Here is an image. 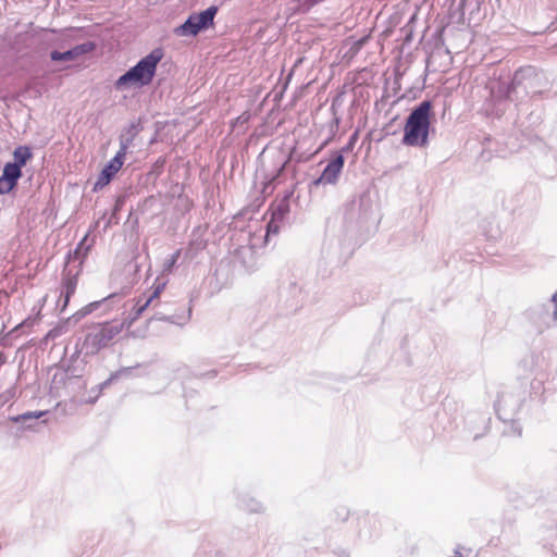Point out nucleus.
<instances>
[{"instance_id": "nucleus-18", "label": "nucleus", "mask_w": 557, "mask_h": 557, "mask_svg": "<svg viewBox=\"0 0 557 557\" xmlns=\"http://www.w3.org/2000/svg\"><path fill=\"white\" fill-rule=\"evenodd\" d=\"M45 414H46V411H29V412H26V413H23V414L16 417L14 420L16 422H18V421H24V420H28V419H39Z\"/></svg>"}, {"instance_id": "nucleus-7", "label": "nucleus", "mask_w": 557, "mask_h": 557, "mask_svg": "<svg viewBox=\"0 0 557 557\" xmlns=\"http://www.w3.org/2000/svg\"><path fill=\"white\" fill-rule=\"evenodd\" d=\"M132 139L129 138H122L120 144V150L115 154L113 159L110 160V162L104 166V169L101 171L96 184L95 189L101 188L109 184L111 178L119 172V170L122 168L124 163V158L127 151V148L131 145Z\"/></svg>"}, {"instance_id": "nucleus-1", "label": "nucleus", "mask_w": 557, "mask_h": 557, "mask_svg": "<svg viewBox=\"0 0 557 557\" xmlns=\"http://www.w3.org/2000/svg\"><path fill=\"white\" fill-rule=\"evenodd\" d=\"M162 55V51L159 49L151 51L135 66L120 76L114 83V88L119 91H123L133 87L138 88L149 85L156 74L157 65L161 61Z\"/></svg>"}, {"instance_id": "nucleus-15", "label": "nucleus", "mask_w": 557, "mask_h": 557, "mask_svg": "<svg viewBox=\"0 0 557 557\" xmlns=\"http://www.w3.org/2000/svg\"><path fill=\"white\" fill-rule=\"evenodd\" d=\"M92 49H94V45L90 42H86V44L78 45V46L74 47L73 49H70V51H71L74 60H76L78 57L90 52Z\"/></svg>"}, {"instance_id": "nucleus-13", "label": "nucleus", "mask_w": 557, "mask_h": 557, "mask_svg": "<svg viewBox=\"0 0 557 557\" xmlns=\"http://www.w3.org/2000/svg\"><path fill=\"white\" fill-rule=\"evenodd\" d=\"M181 256V250H176L175 252H173L171 256H169L163 264H162V275H165V274H169L173 267L175 265V263L177 262L178 258Z\"/></svg>"}, {"instance_id": "nucleus-19", "label": "nucleus", "mask_w": 557, "mask_h": 557, "mask_svg": "<svg viewBox=\"0 0 557 557\" xmlns=\"http://www.w3.org/2000/svg\"><path fill=\"white\" fill-rule=\"evenodd\" d=\"M244 507L251 512H259L263 509V505L256 499H250V502L244 505Z\"/></svg>"}, {"instance_id": "nucleus-10", "label": "nucleus", "mask_w": 557, "mask_h": 557, "mask_svg": "<svg viewBox=\"0 0 557 557\" xmlns=\"http://www.w3.org/2000/svg\"><path fill=\"white\" fill-rule=\"evenodd\" d=\"M344 166V157L342 154L335 156L324 168L322 174L312 182V185L318 187L320 185H334L337 183L339 174Z\"/></svg>"}, {"instance_id": "nucleus-12", "label": "nucleus", "mask_w": 557, "mask_h": 557, "mask_svg": "<svg viewBox=\"0 0 557 557\" xmlns=\"http://www.w3.org/2000/svg\"><path fill=\"white\" fill-rule=\"evenodd\" d=\"M76 288V280L73 277H67L63 283V292L64 294V305L63 308L69 304L70 297L74 294Z\"/></svg>"}, {"instance_id": "nucleus-5", "label": "nucleus", "mask_w": 557, "mask_h": 557, "mask_svg": "<svg viewBox=\"0 0 557 557\" xmlns=\"http://www.w3.org/2000/svg\"><path fill=\"white\" fill-rule=\"evenodd\" d=\"M216 12L218 8L212 5L202 12L193 13L184 24L174 29V33L177 36H196L200 30L213 24Z\"/></svg>"}, {"instance_id": "nucleus-8", "label": "nucleus", "mask_w": 557, "mask_h": 557, "mask_svg": "<svg viewBox=\"0 0 557 557\" xmlns=\"http://www.w3.org/2000/svg\"><path fill=\"white\" fill-rule=\"evenodd\" d=\"M522 405L521 397L513 393H502L496 401V412L504 422H515Z\"/></svg>"}, {"instance_id": "nucleus-20", "label": "nucleus", "mask_w": 557, "mask_h": 557, "mask_svg": "<svg viewBox=\"0 0 557 557\" xmlns=\"http://www.w3.org/2000/svg\"><path fill=\"white\" fill-rule=\"evenodd\" d=\"M552 302L554 304L553 318L557 320V292L552 296Z\"/></svg>"}, {"instance_id": "nucleus-6", "label": "nucleus", "mask_w": 557, "mask_h": 557, "mask_svg": "<svg viewBox=\"0 0 557 557\" xmlns=\"http://www.w3.org/2000/svg\"><path fill=\"white\" fill-rule=\"evenodd\" d=\"M543 78V74L532 66L522 67L517 71L513 75L512 83L508 89V98H511V94L516 92L518 88H523L528 92L536 94L540 91V81Z\"/></svg>"}, {"instance_id": "nucleus-2", "label": "nucleus", "mask_w": 557, "mask_h": 557, "mask_svg": "<svg viewBox=\"0 0 557 557\" xmlns=\"http://www.w3.org/2000/svg\"><path fill=\"white\" fill-rule=\"evenodd\" d=\"M432 104L422 101L409 114L404 128L403 143L411 147H425L429 143Z\"/></svg>"}, {"instance_id": "nucleus-22", "label": "nucleus", "mask_w": 557, "mask_h": 557, "mask_svg": "<svg viewBox=\"0 0 557 557\" xmlns=\"http://www.w3.org/2000/svg\"><path fill=\"white\" fill-rule=\"evenodd\" d=\"M516 432H517L518 434H521V429H520V426H517V428H516Z\"/></svg>"}, {"instance_id": "nucleus-16", "label": "nucleus", "mask_w": 557, "mask_h": 557, "mask_svg": "<svg viewBox=\"0 0 557 557\" xmlns=\"http://www.w3.org/2000/svg\"><path fill=\"white\" fill-rule=\"evenodd\" d=\"M51 60L55 62H70L74 61V58L70 50H66L64 52L60 51H52L50 53Z\"/></svg>"}, {"instance_id": "nucleus-4", "label": "nucleus", "mask_w": 557, "mask_h": 557, "mask_svg": "<svg viewBox=\"0 0 557 557\" xmlns=\"http://www.w3.org/2000/svg\"><path fill=\"white\" fill-rule=\"evenodd\" d=\"M14 162L7 163L3 169V173L0 176V195L9 193L16 185L17 180L21 176V168L25 165L32 153L27 147H17L14 150Z\"/></svg>"}, {"instance_id": "nucleus-9", "label": "nucleus", "mask_w": 557, "mask_h": 557, "mask_svg": "<svg viewBox=\"0 0 557 557\" xmlns=\"http://www.w3.org/2000/svg\"><path fill=\"white\" fill-rule=\"evenodd\" d=\"M166 283V280H161L160 277L154 281L152 285V292L148 296L144 295L143 297H139L132 307L131 311L133 312V315L131 317L128 323H134L140 317V314L152 304V301L160 296V294L164 290Z\"/></svg>"}, {"instance_id": "nucleus-3", "label": "nucleus", "mask_w": 557, "mask_h": 557, "mask_svg": "<svg viewBox=\"0 0 557 557\" xmlns=\"http://www.w3.org/2000/svg\"><path fill=\"white\" fill-rule=\"evenodd\" d=\"M132 315L133 312L131 311L123 320H113L92 327L86 335L83 345L86 355H96L107 347L125 327L133 324L128 323Z\"/></svg>"}, {"instance_id": "nucleus-11", "label": "nucleus", "mask_w": 557, "mask_h": 557, "mask_svg": "<svg viewBox=\"0 0 557 557\" xmlns=\"http://www.w3.org/2000/svg\"><path fill=\"white\" fill-rule=\"evenodd\" d=\"M288 208L287 205H282L272 214L271 221L268 223L267 237L270 234H276L280 230V222L284 219Z\"/></svg>"}, {"instance_id": "nucleus-14", "label": "nucleus", "mask_w": 557, "mask_h": 557, "mask_svg": "<svg viewBox=\"0 0 557 557\" xmlns=\"http://www.w3.org/2000/svg\"><path fill=\"white\" fill-rule=\"evenodd\" d=\"M115 297H116V295H110L109 297L103 298L102 300L94 301V302L88 304L86 307H84V308H83V310H82V314H83V315H86V314H89V313L94 312V311H95V310H97L101 305H104V304L111 302Z\"/></svg>"}, {"instance_id": "nucleus-17", "label": "nucleus", "mask_w": 557, "mask_h": 557, "mask_svg": "<svg viewBox=\"0 0 557 557\" xmlns=\"http://www.w3.org/2000/svg\"><path fill=\"white\" fill-rule=\"evenodd\" d=\"M129 371V369L127 368H124V369H121L114 373H112L110 375V377L102 382L98 387H99V393H101L106 387H108L114 380H117L119 377H121L122 375L126 374L127 372Z\"/></svg>"}, {"instance_id": "nucleus-21", "label": "nucleus", "mask_w": 557, "mask_h": 557, "mask_svg": "<svg viewBox=\"0 0 557 557\" xmlns=\"http://www.w3.org/2000/svg\"><path fill=\"white\" fill-rule=\"evenodd\" d=\"M59 334H60V332H59L57 329H54V330H51V331L48 333V336H50V337H55V336H58Z\"/></svg>"}]
</instances>
